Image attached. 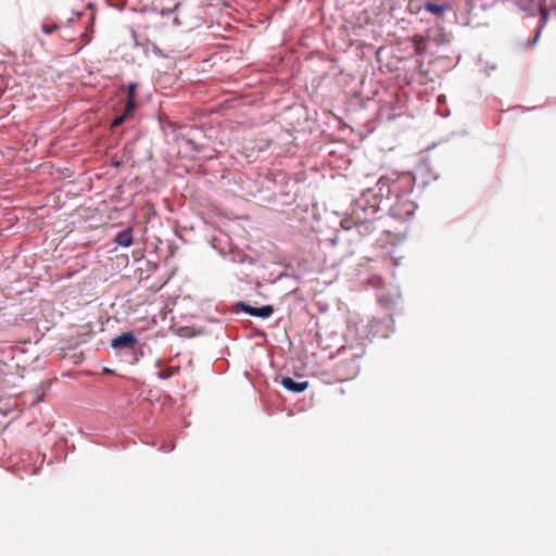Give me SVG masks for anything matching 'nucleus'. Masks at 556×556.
Returning <instances> with one entry per match:
<instances>
[{
	"label": "nucleus",
	"mask_w": 556,
	"mask_h": 556,
	"mask_svg": "<svg viewBox=\"0 0 556 556\" xmlns=\"http://www.w3.org/2000/svg\"><path fill=\"white\" fill-rule=\"evenodd\" d=\"M414 181L408 175L396 179L381 176L374 187L365 189L353 201L348 216L341 220V227L355 229L359 236L366 237L376 230L375 223L384 211L400 220L412 217L417 207L410 199Z\"/></svg>",
	"instance_id": "obj_1"
},
{
	"label": "nucleus",
	"mask_w": 556,
	"mask_h": 556,
	"mask_svg": "<svg viewBox=\"0 0 556 556\" xmlns=\"http://www.w3.org/2000/svg\"><path fill=\"white\" fill-rule=\"evenodd\" d=\"M176 15L173 18L175 26H182L187 30H192L202 24V9L191 2H176Z\"/></svg>",
	"instance_id": "obj_2"
},
{
	"label": "nucleus",
	"mask_w": 556,
	"mask_h": 556,
	"mask_svg": "<svg viewBox=\"0 0 556 556\" xmlns=\"http://www.w3.org/2000/svg\"><path fill=\"white\" fill-rule=\"evenodd\" d=\"M138 343V339L132 331H126L115 337L111 341V348L113 350H134Z\"/></svg>",
	"instance_id": "obj_3"
},
{
	"label": "nucleus",
	"mask_w": 556,
	"mask_h": 556,
	"mask_svg": "<svg viewBox=\"0 0 556 556\" xmlns=\"http://www.w3.org/2000/svg\"><path fill=\"white\" fill-rule=\"evenodd\" d=\"M238 307L240 308L241 312H243L250 316L258 317V318H263V319L270 317L275 312L273 305H263L260 307H255V306H251L250 304H248L245 302H241V301L238 302Z\"/></svg>",
	"instance_id": "obj_4"
},
{
	"label": "nucleus",
	"mask_w": 556,
	"mask_h": 556,
	"mask_svg": "<svg viewBox=\"0 0 556 556\" xmlns=\"http://www.w3.org/2000/svg\"><path fill=\"white\" fill-rule=\"evenodd\" d=\"M358 371L359 365L356 359L341 362L337 365V372L344 380L354 378L357 376Z\"/></svg>",
	"instance_id": "obj_5"
},
{
	"label": "nucleus",
	"mask_w": 556,
	"mask_h": 556,
	"mask_svg": "<svg viewBox=\"0 0 556 556\" xmlns=\"http://www.w3.org/2000/svg\"><path fill=\"white\" fill-rule=\"evenodd\" d=\"M281 386L290 392L301 393L308 388V381H296L291 377H283L281 380Z\"/></svg>",
	"instance_id": "obj_6"
},
{
	"label": "nucleus",
	"mask_w": 556,
	"mask_h": 556,
	"mask_svg": "<svg viewBox=\"0 0 556 556\" xmlns=\"http://www.w3.org/2000/svg\"><path fill=\"white\" fill-rule=\"evenodd\" d=\"M114 241L117 245L123 248H128L132 243V229L127 227L121 231H118L115 236Z\"/></svg>",
	"instance_id": "obj_7"
},
{
	"label": "nucleus",
	"mask_w": 556,
	"mask_h": 556,
	"mask_svg": "<svg viewBox=\"0 0 556 556\" xmlns=\"http://www.w3.org/2000/svg\"><path fill=\"white\" fill-rule=\"evenodd\" d=\"M424 8L435 17H441L447 10L446 4L433 3L431 1H426Z\"/></svg>",
	"instance_id": "obj_8"
},
{
	"label": "nucleus",
	"mask_w": 556,
	"mask_h": 556,
	"mask_svg": "<svg viewBox=\"0 0 556 556\" xmlns=\"http://www.w3.org/2000/svg\"><path fill=\"white\" fill-rule=\"evenodd\" d=\"M540 11H541V21L536 28L534 37L530 41V46H534L538 42V40L541 36V31L544 28V26L546 25L547 20H548V12L545 9H541Z\"/></svg>",
	"instance_id": "obj_9"
},
{
	"label": "nucleus",
	"mask_w": 556,
	"mask_h": 556,
	"mask_svg": "<svg viewBox=\"0 0 556 556\" xmlns=\"http://www.w3.org/2000/svg\"><path fill=\"white\" fill-rule=\"evenodd\" d=\"M137 106V101L136 99H127L126 98V102H125V106H124V110L123 112L125 114H127L130 118L134 117L135 115V109Z\"/></svg>",
	"instance_id": "obj_10"
},
{
	"label": "nucleus",
	"mask_w": 556,
	"mask_h": 556,
	"mask_svg": "<svg viewBox=\"0 0 556 556\" xmlns=\"http://www.w3.org/2000/svg\"><path fill=\"white\" fill-rule=\"evenodd\" d=\"M128 119H130V117L127 114H125L124 112H122L119 115L115 116L112 119L110 127H111V129H115V128L119 127L121 125H123Z\"/></svg>",
	"instance_id": "obj_11"
},
{
	"label": "nucleus",
	"mask_w": 556,
	"mask_h": 556,
	"mask_svg": "<svg viewBox=\"0 0 556 556\" xmlns=\"http://www.w3.org/2000/svg\"><path fill=\"white\" fill-rule=\"evenodd\" d=\"M138 88L137 83H131L126 87V98L127 99H136V91Z\"/></svg>",
	"instance_id": "obj_12"
},
{
	"label": "nucleus",
	"mask_w": 556,
	"mask_h": 556,
	"mask_svg": "<svg viewBox=\"0 0 556 556\" xmlns=\"http://www.w3.org/2000/svg\"><path fill=\"white\" fill-rule=\"evenodd\" d=\"M59 28L58 24H51V25H46L43 24L41 26V30L43 34L46 35H50L52 34L54 30H56Z\"/></svg>",
	"instance_id": "obj_13"
},
{
	"label": "nucleus",
	"mask_w": 556,
	"mask_h": 556,
	"mask_svg": "<svg viewBox=\"0 0 556 556\" xmlns=\"http://www.w3.org/2000/svg\"><path fill=\"white\" fill-rule=\"evenodd\" d=\"M160 14H161L162 16H169V15H172V14H175V15H176V9H175V5H174L173 8H169V7H167V8H165V7L161 8V10H160Z\"/></svg>",
	"instance_id": "obj_14"
},
{
	"label": "nucleus",
	"mask_w": 556,
	"mask_h": 556,
	"mask_svg": "<svg viewBox=\"0 0 556 556\" xmlns=\"http://www.w3.org/2000/svg\"><path fill=\"white\" fill-rule=\"evenodd\" d=\"M83 38L85 40L86 43H88L89 41H91V36L89 35V29H86V31L84 33L83 35Z\"/></svg>",
	"instance_id": "obj_15"
},
{
	"label": "nucleus",
	"mask_w": 556,
	"mask_h": 556,
	"mask_svg": "<svg viewBox=\"0 0 556 556\" xmlns=\"http://www.w3.org/2000/svg\"><path fill=\"white\" fill-rule=\"evenodd\" d=\"M175 445L170 443L169 445L163 446L162 450L164 452H172L174 450Z\"/></svg>",
	"instance_id": "obj_16"
},
{
	"label": "nucleus",
	"mask_w": 556,
	"mask_h": 556,
	"mask_svg": "<svg viewBox=\"0 0 556 556\" xmlns=\"http://www.w3.org/2000/svg\"><path fill=\"white\" fill-rule=\"evenodd\" d=\"M444 101H445V96H444V94H440V96L438 97V102L442 103V102H444Z\"/></svg>",
	"instance_id": "obj_17"
},
{
	"label": "nucleus",
	"mask_w": 556,
	"mask_h": 556,
	"mask_svg": "<svg viewBox=\"0 0 556 556\" xmlns=\"http://www.w3.org/2000/svg\"><path fill=\"white\" fill-rule=\"evenodd\" d=\"M159 376H160L161 378H165V377H166V376H165V374H162V372H160V375H159Z\"/></svg>",
	"instance_id": "obj_18"
}]
</instances>
